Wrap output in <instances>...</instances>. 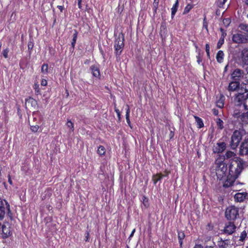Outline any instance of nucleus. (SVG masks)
Instances as JSON below:
<instances>
[{
    "label": "nucleus",
    "mask_w": 248,
    "mask_h": 248,
    "mask_svg": "<svg viewBox=\"0 0 248 248\" xmlns=\"http://www.w3.org/2000/svg\"><path fill=\"white\" fill-rule=\"evenodd\" d=\"M245 4L248 7V0H245Z\"/></svg>",
    "instance_id": "59"
},
{
    "label": "nucleus",
    "mask_w": 248,
    "mask_h": 248,
    "mask_svg": "<svg viewBox=\"0 0 248 248\" xmlns=\"http://www.w3.org/2000/svg\"><path fill=\"white\" fill-rule=\"evenodd\" d=\"M236 226L233 221H230L226 223L223 229L224 233L227 235H231L234 233L236 230Z\"/></svg>",
    "instance_id": "12"
},
{
    "label": "nucleus",
    "mask_w": 248,
    "mask_h": 248,
    "mask_svg": "<svg viewBox=\"0 0 248 248\" xmlns=\"http://www.w3.org/2000/svg\"><path fill=\"white\" fill-rule=\"evenodd\" d=\"M8 52H9V49L8 48L3 50V51L2 52V54L5 58H8Z\"/></svg>",
    "instance_id": "44"
},
{
    "label": "nucleus",
    "mask_w": 248,
    "mask_h": 248,
    "mask_svg": "<svg viewBox=\"0 0 248 248\" xmlns=\"http://www.w3.org/2000/svg\"><path fill=\"white\" fill-rule=\"evenodd\" d=\"M224 39L223 38H220L219 41L217 42V48L219 49L221 47V46L224 44Z\"/></svg>",
    "instance_id": "37"
},
{
    "label": "nucleus",
    "mask_w": 248,
    "mask_h": 248,
    "mask_svg": "<svg viewBox=\"0 0 248 248\" xmlns=\"http://www.w3.org/2000/svg\"><path fill=\"white\" fill-rule=\"evenodd\" d=\"M158 5V1H157L156 2H154V5L156 9Z\"/></svg>",
    "instance_id": "57"
},
{
    "label": "nucleus",
    "mask_w": 248,
    "mask_h": 248,
    "mask_svg": "<svg viewBox=\"0 0 248 248\" xmlns=\"http://www.w3.org/2000/svg\"><path fill=\"white\" fill-rule=\"evenodd\" d=\"M124 34L121 32L115 38L114 41V53L117 61L120 60V55L124 48Z\"/></svg>",
    "instance_id": "3"
},
{
    "label": "nucleus",
    "mask_w": 248,
    "mask_h": 248,
    "mask_svg": "<svg viewBox=\"0 0 248 248\" xmlns=\"http://www.w3.org/2000/svg\"><path fill=\"white\" fill-rule=\"evenodd\" d=\"M67 126L70 128L71 131H74V124L70 120H68L67 123Z\"/></svg>",
    "instance_id": "36"
},
{
    "label": "nucleus",
    "mask_w": 248,
    "mask_h": 248,
    "mask_svg": "<svg viewBox=\"0 0 248 248\" xmlns=\"http://www.w3.org/2000/svg\"><path fill=\"white\" fill-rule=\"evenodd\" d=\"M239 153L241 155H248V139L245 140L241 143Z\"/></svg>",
    "instance_id": "14"
},
{
    "label": "nucleus",
    "mask_w": 248,
    "mask_h": 248,
    "mask_svg": "<svg viewBox=\"0 0 248 248\" xmlns=\"http://www.w3.org/2000/svg\"><path fill=\"white\" fill-rule=\"evenodd\" d=\"M203 248H213V247H212L211 246H206L204 248L203 247Z\"/></svg>",
    "instance_id": "60"
},
{
    "label": "nucleus",
    "mask_w": 248,
    "mask_h": 248,
    "mask_svg": "<svg viewBox=\"0 0 248 248\" xmlns=\"http://www.w3.org/2000/svg\"><path fill=\"white\" fill-rule=\"evenodd\" d=\"M241 30L246 31L248 32V25L245 24H241L239 26Z\"/></svg>",
    "instance_id": "38"
},
{
    "label": "nucleus",
    "mask_w": 248,
    "mask_h": 248,
    "mask_svg": "<svg viewBox=\"0 0 248 248\" xmlns=\"http://www.w3.org/2000/svg\"><path fill=\"white\" fill-rule=\"evenodd\" d=\"M8 182L10 185H12V181L11 178V176L10 175H8Z\"/></svg>",
    "instance_id": "54"
},
{
    "label": "nucleus",
    "mask_w": 248,
    "mask_h": 248,
    "mask_svg": "<svg viewBox=\"0 0 248 248\" xmlns=\"http://www.w3.org/2000/svg\"><path fill=\"white\" fill-rule=\"evenodd\" d=\"M57 8L60 10L61 12H62L64 7L62 5H58Z\"/></svg>",
    "instance_id": "53"
},
{
    "label": "nucleus",
    "mask_w": 248,
    "mask_h": 248,
    "mask_svg": "<svg viewBox=\"0 0 248 248\" xmlns=\"http://www.w3.org/2000/svg\"><path fill=\"white\" fill-rule=\"evenodd\" d=\"M6 210H7L8 215L11 217L12 213L10 211L9 204L6 201H3L0 198V219L1 220L3 219Z\"/></svg>",
    "instance_id": "7"
},
{
    "label": "nucleus",
    "mask_w": 248,
    "mask_h": 248,
    "mask_svg": "<svg viewBox=\"0 0 248 248\" xmlns=\"http://www.w3.org/2000/svg\"><path fill=\"white\" fill-rule=\"evenodd\" d=\"M142 204L145 208H147L149 206L148 199L145 196H143L142 198Z\"/></svg>",
    "instance_id": "34"
},
{
    "label": "nucleus",
    "mask_w": 248,
    "mask_h": 248,
    "mask_svg": "<svg viewBox=\"0 0 248 248\" xmlns=\"http://www.w3.org/2000/svg\"><path fill=\"white\" fill-rule=\"evenodd\" d=\"M228 0H217L216 4L217 6L219 8H223L224 4Z\"/></svg>",
    "instance_id": "31"
},
{
    "label": "nucleus",
    "mask_w": 248,
    "mask_h": 248,
    "mask_svg": "<svg viewBox=\"0 0 248 248\" xmlns=\"http://www.w3.org/2000/svg\"><path fill=\"white\" fill-rule=\"evenodd\" d=\"M234 152L228 151L223 155H218L217 159L229 163L232 160H234L237 157H235Z\"/></svg>",
    "instance_id": "11"
},
{
    "label": "nucleus",
    "mask_w": 248,
    "mask_h": 248,
    "mask_svg": "<svg viewBox=\"0 0 248 248\" xmlns=\"http://www.w3.org/2000/svg\"><path fill=\"white\" fill-rule=\"evenodd\" d=\"M227 67H228V65H226V66L225 67V68H224V70H225V71H226L227 70Z\"/></svg>",
    "instance_id": "61"
},
{
    "label": "nucleus",
    "mask_w": 248,
    "mask_h": 248,
    "mask_svg": "<svg viewBox=\"0 0 248 248\" xmlns=\"http://www.w3.org/2000/svg\"><path fill=\"white\" fill-rule=\"evenodd\" d=\"M217 165L216 173L217 179L220 180L223 178H228L229 163L217 159L216 161Z\"/></svg>",
    "instance_id": "2"
},
{
    "label": "nucleus",
    "mask_w": 248,
    "mask_h": 248,
    "mask_svg": "<svg viewBox=\"0 0 248 248\" xmlns=\"http://www.w3.org/2000/svg\"><path fill=\"white\" fill-rule=\"evenodd\" d=\"M205 51L207 54V56L208 58H210V46L209 44L205 45Z\"/></svg>",
    "instance_id": "40"
},
{
    "label": "nucleus",
    "mask_w": 248,
    "mask_h": 248,
    "mask_svg": "<svg viewBox=\"0 0 248 248\" xmlns=\"http://www.w3.org/2000/svg\"><path fill=\"white\" fill-rule=\"evenodd\" d=\"M226 148V144L224 142H217L216 146L213 149V152L215 153H222Z\"/></svg>",
    "instance_id": "16"
},
{
    "label": "nucleus",
    "mask_w": 248,
    "mask_h": 248,
    "mask_svg": "<svg viewBox=\"0 0 248 248\" xmlns=\"http://www.w3.org/2000/svg\"><path fill=\"white\" fill-rule=\"evenodd\" d=\"M127 106V108H126V115H125V117H126V122L128 124V126L130 127V128H132V126H131V122H130V115H129V114H130V108H129V107L128 105L126 106Z\"/></svg>",
    "instance_id": "27"
},
{
    "label": "nucleus",
    "mask_w": 248,
    "mask_h": 248,
    "mask_svg": "<svg viewBox=\"0 0 248 248\" xmlns=\"http://www.w3.org/2000/svg\"><path fill=\"white\" fill-rule=\"evenodd\" d=\"M242 59L246 65H248V48H246L242 51Z\"/></svg>",
    "instance_id": "19"
},
{
    "label": "nucleus",
    "mask_w": 248,
    "mask_h": 248,
    "mask_svg": "<svg viewBox=\"0 0 248 248\" xmlns=\"http://www.w3.org/2000/svg\"><path fill=\"white\" fill-rule=\"evenodd\" d=\"M195 47L197 49L196 52H197L198 55L196 56V59H197V62L199 64H202V65L203 66V67H204V64L203 63H202V55L201 53V50L198 49V46L197 45H195Z\"/></svg>",
    "instance_id": "20"
},
{
    "label": "nucleus",
    "mask_w": 248,
    "mask_h": 248,
    "mask_svg": "<svg viewBox=\"0 0 248 248\" xmlns=\"http://www.w3.org/2000/svg\"><path fill=\"white\" fill-rule=\"evenodd\" d=\"M239 82L237 81H232L230 83L228 86V90L229 91H234L236 90L239 87Z\"/></svg>",
    "instance_id": "18"
},
{
    "label": "nucleus",
    "mask_w": 248,
    "mask_h": 248,
    "mask_svg": "<svg viewBox=\"0 0 248 248\" xmlns=\"http://www.w3.org/2000/svg\"><path fill=\"white\" fill-rule=\"evenodd\" d=\"M242 132L240 130H235L231 137L230 146L232 149H235L239 145L242 138Z\"/></svg>",
    "instance_id": "6"
},
{
    "label": "nucleus",
    "mask_w": 248,
    "mask_h": 248,
    "mask_svg": "<svg viewBox=\"0 0 248 248\" xmlns=\"http://www.w3.org/2000/svg\"><path fill=\"white\" fill-rule=\"evenodd\" d=\"M50 207L52 208V207H51V206L50 205H48V206H47V208H48L49 210L50 209Z\"/></svg>",
    "instance_id": "62"
},
{
    "label": "nucleus",
    "mask_w": 248,
    "mask_h": 248,
    "mask_svg": "<svg viewBox=\"0 0 248 248\" xmlns=\"http://www.w3.org/2000/svg\"><path fill=\"white\" fill-rule=\"evenodd\" d=\"M157 176V178L154 181L155 184H156V183H157V182L158 181H160L162 178V176L161 175H158Z\"/></svg>",
    "instance_id": "48"
},
{
    "label": "nucleus",
    "mask_w": 248,
    "mask_h": 248,
    "mask_svg": "<svg viewBox=\"0 0 248 248\" xmlns=\"http://www.w3.org/2000/svg\"><path fill=\"white\" fill-rule=\"evenodd\" d=\"M90 70L91 71L93 77L98 78H100V72L98 65L95 64L91 65L90 67Z\"/></svg>",
    "instance_id": "17"
},
{
    "label": "nucleus",
    "mask_w": 248,
    "mask_h": 248,
    "mask_svg": "<svg viewBox=\"0 0 248 248\" xmlns=\"http://www.w3.org/2000/svg\"><path fill=\"white\" fill-rule=\"evenodd\" d=\"M115 111L117 113L119 121H120L121 118V113H120V110L118 108H115Z\"/></svg>",
    "instance_id": "47"
},
{
    "label": "nucleus",
    "mask_w": 248,
    "mask_h": 248,
    "mask_svg": "<svg viewBox=\"0 0 248 248\" xmlns=\"http://www.w3.org/2000/svg\"><path fill=\"white\" fill-rule=\"evenodd\" d=\"M223 23L226 27H228L231 23L230 19V18H224L223 20Z\"/></svg>",
    "instance_id": "41"
},
{
    "label": "nucleus",
    "mask_w": 248,
    "mask_h": 248,
    "mask_svg": "<svg viewBox=\"0 0 248 248\" xmlns=\"http://www.w3.org/2000/svg\"><path fill=\"white\" fill-rule=\"evenodd\" d=\"M41 72L44 74L48 73V64L44 63L41 67Z\"/></svg>",
    "instance_id": "32"
},
{
    "label": "nucleus",
    "mask_w": 248,
    "mask_h": 248,
    "mask_svg": "<svg viewBox=\"0 0 248 248\" xmlns=\"http://www.w3.org/2000/svg\"><path fill=\"white\" fill-rule=\"evenodd\" d=\"M33 46V43L32 41H29L28 42V49L30 52H31V51L32 49Z\"/></svg>",
    "instance_id": "43"
},
{
    "label": "nucleus",
    "mask_w": 248,
    "mask_h": 248,
    "mask_svg": "<svg viewBox=\"0 0 248 248\" xmlns=\"http://www.w3.org/2000/svg\"><path fill=\"white\" fill-rule=\"evenodd\" d=\"M89 232H87L85 233V241H89Z\"/></svg>",
    "instance_id": "51"
},
{
    "label": "nucleus",
    "mask_w": 248,
    "mask_h": 248,
    "mask_svg": "<svg viewBox=\"0 0 248 248\" xmlns=\"http://www.w3.org/2000/svg\"><path fill=\"white\" fill-rule=\"evenodd\" d=\"M78 8L79 9H81V8H82L81 2H78Z\"/></svg>",
    "instance_id": "58"
},
{
    "label": "nucleus",
    "mask_w": 248,
    "mask_h": 248,
    "mask_svg": "<svg viewBox=\"0 0 248 248\" xmlns=\"http://www.w3.org/2000/svg\"><path fill=\"white\" fill-rule=\"evenodd\" d=\"M135 232V229H134V230L132 231V232H131V234H130V236H129V238H130V237H132V236H133V235H134V233Z\"/></svg>",
    "instance_id": "56"
},
{
    "label": "nucleus",
    "mask_w": 248,
    "mask_h": 248,
    "mask_svg": "<svg viewBox=\"0 0 248 248\" xmlns=\"http://www.w3.org/2000/svg\"><path fill=\"white\" fill-rule=\"evenodd\" d=\"M248 99V91L244 89V92H239L235 96L234 103L236 106L242 107L244 109H248L246 100Z\"/></svg>",
    "instance_id": "4"
},
{
    "label": "nucleus",
    "mask_w": 248,
    "mask_h": 248,
    "mask_svg": "<svg viewBox=\"0 0 248 248\" xmlns=\"http://www.w3.org/2000/svg\"><path fill=\"white\" fill-rule=\"evenodd\" d=\"M0 235L3 239H6L12 235L11 227L8 223H4L0 226Z\"/></svg>",
    "instance_id": "8"
},
{
    "label": "nucleus",
    "mask_w": 248,
    "mask_h": 248,
    "mask_svg": "<svg viewBox=\"0 0 248 248\" xmlns=\"http://www.w3.org/2000/svg\"><path fill=\"white\" fill-rule=\"evenodd\" d=\"M234 198L237 200L238 202H242L244 200L245 198L242 193H237L235 195Z\"/></svg>",
    "instance_id": "33"
},
{
    "label": "nucleus",
    "mask_w": 248,
    "mask_h": 248,
    "mask_svg": "<svg viewBox=\"0 0 248 248\" xmlns=\"http://www.w3.org/2000/svg\"><path fill=\"white\" fill-rule=\"evenodd\" d=\"M34 90H35V93L36 94H39L40 93V91H39V86H37V87H36L35 88H34Z\"/></svg>",
    "instance_id": "52"
},
{
    "label": "nucleus",
    "mask_w": 248,
    "mask_h": 248,
    "mask_svg": "<svg viewBox=\"0 0 248 248\" xmlns=\"http://www.w3.org/2000/svg\"><path fill=\"white\" fill-rule=\"evenodd\" d=\"M203 28H205L207 31H208V23L206 20V17H204L203 19Z\"/></svg>",
    "instance_id": "46"
},
{
    "label": "nucleus",
    "mask_w": 248,
    "mask_h": 248,
    "mask_svg": "<svg viewBox=\"0 0 248 248\" xmlns=\"http://www.w3.org/2000/svg\"><path fill=\"white\" fill-rule=\"evenodd\" d=\"M212 111H213V114L215 115H216V116L218 115V110L217 109L213 108L212 109Z\"/></svg>",
    "instance_id": "50"
},
{
    "label": "nucleus",
    "mask_w": 248,
    "mask_h": 248,
    "mask_svg": "<svg viewBox=\"0 0 248 248\" xmlns=\"http://www.w3.org/2000/svg\"><path fill=\"white\" fill-rule=\"evenodd\" d=\"M233 42L236 44H243L248 42V34L237 33L232 36Z\"/></svg>",
    "instance_id": "10"
},
{
    "label": "nucleus",
    "mask_w": 248,
    "mask_h": 248,
    "mask_svg": "<svg viewBox=\"0 0 248 248\" xmlns=\"http://www.w3.org/2000/svg\"><path fill=\"white\" fill-rule=\"evenodd\" d=\"M224 53L222 50H219L216 56V59L218 62L221 63L224 58Z\"/></svg>",
    "instance_id": "25"
},
{
    "label": "nucleus",
    "mask_w": 248,
    "mask_h": 248,
    "mask_svg": "<svg viewBox=\"0 0 248 248\" xmlns=\"http://www.w3.org/2000/svg\"><path fill=\"white\" fill-rule=\"evenodd\" d=\"M97 153L100 156L105 155L106 153L105 148L102 145H99L98 147Z\"/></svg>",
    "instance_id": "29"
},
{
    "label": "nucleus",
    "mask_w": 248,
    "mask_h": 248,
    "mask_svg": "<svg viewBox=\"0 0 248 248\" xmlns=\"http://www.w3.org/2000/svg\"><path fill=\"white\" fill-rule=\"evenodd\" d=\"M214 227V224L211 222L208 223L206 226V229L208 231H211Z\"/></svg>",
    "instance_id": "42"
},
{
    "label": "nucleus",
    "mask_w": 248,
    "mask_h": 248,
    "mask_svg": "<svg viewBox=\"0 0 248 248\" xmlns=\"http://www.w3.org/2000/svg\"><path fill=\"white\" fill-rule=\"evenodd\" d=\"M216 14H217V15L219 14V12H218V11H217V12H216Z\"/></svg>",
    "instance_id": "64"
},
{
    "label": "nucleus",
    "mask_w": 248,
    "mask_h": 248,
    "mask_svg": "<svg viewBox=\"0 0 248 248\" xmlns=\"http://www.w3.org/2000/svg\"><path fill=\"white\" fill-rule=\"evenodd\" d=\"M248 230L246 229L241 233L240 236H233V240L234 245L236 246H241L244 244L245 240L248 238Z\"/></svg>",
    "instance_id": "9"
},
{
    "label": "nucleus",
    "mask_w": 248,
    "mask_h": 248,
    "mask_svg": "<svg viewBox=\"0 0 248 248\" xmlns=\"http://www.w3.org/2000/svg\"><path fill=\"white\" fill-rule=\"evenodd\" d=\"M25 106L26 108H27V107H31L34 109H37L38 108L37 101L31 97L26 99Z\"/></svg>",
    "instance_id": "15"
},
{
    "label": "nucleus",
    "mask_w": 248,
    "mask_h": 248,
    "mask_svg": "<svg viewBox=\"0 0 248 248\" xmlns=\"http://www.w3.org/2000/svg\"><path fill=\"white\" fill-rule=\"evenodd\" d=\"M177 232L179 243L180 244V248H182L183 245V240L185 237V233L182 231H178Z\"/></svg>",
    "instance_id": "23"
},
{
    "label": "nucleus",
    "mask_w": 248,
    "mask_h": 248,
    "mask_svg": "<svg viewBox=\"0 0 248 248\" xmlns=\"http://www.w3.org/2000/svg\"><path fill=\"white\" fill-rule=\"evenodd\" d=\"M179 6V1L178 0H176L175 3L173 4L172 7L171 9V18L173 19L174 16L177 12Z\"/></svg>",
    "instance_id": "21"
},
{
    "label": "nucleus",
    "mask_w": 248,
    "mask_h": 248,
    "mask_svg": "<svg viewBox=\"0 0 248 248\" xmlns=\"http://www.w3.org/2000/svg\"><path fill=\"white\" fill-rule=\"evenodd\" d=\"M78 32L76 30H73V39L71 42V46L73 48H74L76 43L77 39L78 38Z\"/></svg>",
    "instance_id": "26"
},
{
    "label": "nucleus",
    "mask_w": 248,
    "mask_h": 248,
    "mask_svg": "<svg viewBox=\"0 0 248 248\" xmlns=\"http://www.w3.org/2000/svg\"><path fill=\"white\" fill-rule=\"evenodd\" d=\"M244 75L243 70L236 68L231 74V78L234 81H238L243 78Z\"/></svg>",
    "instance_id": "13"
},
{
    "label": "nucleus",
    "mask_w": 248,
    "mask_h": 248,
    "mask_svg": "<svg viewBox=\"0 0 248 248\" xmlns=\"http://www.w3.org/2000/svg\"><path fill=\"white\" fill-rule=\"evenodd\" d=\"M194 248H203V247L201 245H196Z\"/></svg>",
    "instance_id": "55"
},
{
    "label": "nucleus",
    "mask_w": 248,
    "mask_h": 248,
    "mask_svg": "<svg viewBox=\"0 0 248 248\" xmlns=\"http://www.w3.org/2000/svg\"><path fill=\"white\" fill-rule=\"evenodd\" d=\"M216 122L218 129L222 130L224 128V122L220 118H217L216 119Z\"/></svg>",
    "instance_id": "28"
},
{
    "label": "nucleus",
    "mask_w": 248,
    "mask_h": 248,
    "mask_svg": "<svg viewBox=\"0 0 248 248\" xmlns=\"http://www.w3.org/2000/svg\"><path fill=\"white\" fill-rule=\"evenodd\" d=\"M228 176L223 184V187L228 188L232 186L240 174L243 169V161L239 157H236L229 163Z\"/></svg>",
    "instance_id": "1"
},
{
    "label": "nucleus",
    "mask_w": 248,
    "mask_h": 248,
    "mask_svg": "<svg viewBox=\"0 0 248 248\" xmlns=\"http://www.w3.org/2000/svg\"><path fill=\"white\" fill-rule=\"evenodd\" d=\"M230 245V243L228 240H223L221 239V240L218 242V245L220 248H226Z\"/></svg>",
    "instance_id": "24"
},
{
    "label": "nucleus",
    "mask_w": 248,
    "mask_h": 248,
    "mask_svg": "<svg viewBox=\"0 0 248 248\" xmlns=\"http://www.w3.org/2000/svg\"><path fill=\"white\" fill-rule=\"evenodd\" d=\"M47 81L45 79H42L41 82V85L43 86H46L47 85Z\"/></svg>",
    "instance_id": "49"
},
{
    "label": "nucleus",
    "mask_w": 248,
    "mask_h": 248,
    "mask_svg": "<svg viewBox=\"0 0 248 248\" xmlns=\"http://www.w3.org/2000/svg\"><path fill=\"white\" fill-rule=\"evenodd\" d=\"M216 14H217V15L219 14V12H218V11H217V12H216Z\"/></svg>",
    "instance_id": "63"
},
{
    "label": "nucleus",
    "mask_w": 248,
    "mask_h": 248,
    "mask_svg": "<svg viewBox=\"0 0 248 248\" xmlns=\"http://www.w3.org/2000/svg\"><path fill=\"white\" fill-rule=\"evenodd\" d=\"M39 129V126L38 125L31 126V130L32 132H37Z\"/></svg>",
    "instance_id": "39"
},
{
    "label": "nucleus",
    "mask_w": 248,
    "mask_h": 248,
    "mask_svg": "<svg viewBox=\"0 0 248 248\" xmlns=\"http://www.w3.org/2000/svg\"><path fill=\"white\" fill-rule=\"evenodd\" d=\"M192 8L193 6L191 4H187L185 8L183 14H186L188 13Z\"/></svg>",
    "instance_id": "35"
},
{
    "label": "nucleus",
    "mask_w": 248,
    "mask_h": 248,
    "mask_svg": "<svg viewBox=\"0 0 248 248\" xmlns=\"http://www.w3.org/2000/svg\"><path fill=\"white\" fill-rule=\"evenodd\" d=\"M194 118L197 123V125L199 128H202L204 124L202 119L198 116H194Z\"/></svg>",
    "instance_id": "30"
},
{
    "label": "nucleus",
    "mask_w": 248,
    "mask_h": 248,
    "mask_svg": "<svg viewBox=\"0 0 248 248\" xmlns=\"http://www.w3.org/2000/svg\"><path fill=\"white\" fill-rule=\"evenodd\" d=\"M225 216L230 221H234L239 217V208L234 206L228 207L225 211Z\"/></svg>",
    "instance_id": "5"
},
{
    "label": "nucleus",
    "mask_w": 248,
    "mask_h": 248,
    "mask_svg": "<svg viewBox=\"0 0 248 248\" xmlns=\"http://www.w3.org/2000/svg\"><path fill=\"white\" fill-rule=\"evenodd\" d=\"M225 97L223 95H221L219 98L216 102L217 107L222 108L224 106Z\"/></svg>",
    "instance_id": "22"
},
{
    "label": "nucleus",
    "mask_w": 248,
    "mask_h": 248,
    "mask_svg": "<svg viewBox=\"0 0 248 248\" xmlns=\"http://www.w3.org/2000/svg\"><path fill=\"white\" fill-rule=\"evenodd\" d=\"M220 31L221 32V36L220 38H223L224 39V37L226 36L227 34L225 31L222 29V28H220Z\"/></svg>",
    "instance_id": "45"
}]
</instances>
